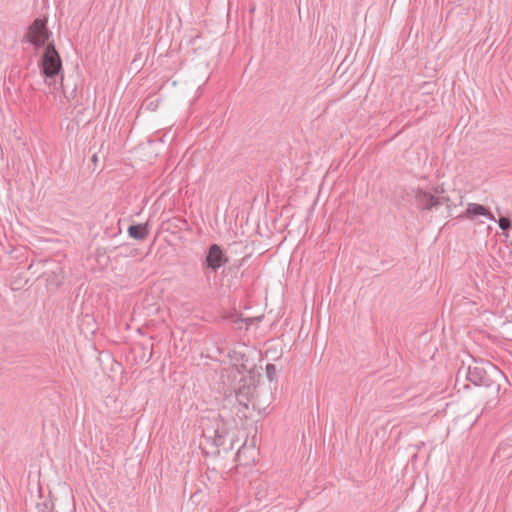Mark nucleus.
I'll return each mask as SVG.
<instances>
[{
	"mask_svg": "<svg viewBox=\"0 0 512 512\" xmlns=\"http://www.w3.org/2000/svg\"><path fill=\"white\" fill-rule=\"evenodd\" d=\"M276 373H277V370H276L275 365H273V364H267L266 365V374H267V377H268V379L270 381L275 380Z\"/></svg>",
	"mask_w": 512,
	"mask_h": 512,
	"instance_id": "0eeeda50",
	"label": "nucleus"
},
{
	"mask_svg": "<svg viewBox=\"0 0 512 512\" xmlns=\"http://www.w3.org/2000/svg\"><path fill=\"white\" fill-rule=\"evenodd\" d=\"M40 68L47 78H53L62 70V60L53 43H49L40 60Z\"/></svg>",
	"mask_w": 512,
	"mask_h": 512,
	"instance_id": "7ed1b4c3",
	"label": "nucleus"
},
{
	"mask_svg": "<svg viewBox=\"0 0 512 512\" xmlns=\"http://www.w3.org/2000/svg\"><path fill=\"white\" fill-rule=\"evenodd\" d=\"M128 234L134 239L142 240L148 236L149 230L145 224L131 225L128 228Z\"/></svg>",
	"mask_w": 512,
	"mask_h": 512,
	"instance_id": "423d86ee",
	"label": "nucleus"
},
{
	"mask_svg": "<svg viewBox=\"0 0 512 512\" xmlns=\"http://www.w3.org/2000/svg\"><path fill=\"white\" fill-rule=\"evenodd\" d=\"M441 194L442 191L438 188L417 190L415 194L416 203L423 210H430L439 205H446L449 210L452 209L454 205L451 203L450 198Z\"/></svg>",
	"mask_w": 512,
	"mask_h": 512,
	"instance_id": "f257e3e1",
	"label": "nucleus"
},
{
	"mask_svg": "<svg viewBox=\"0 0 512 512\" xmlns=\"http://www.w3.org/2000/svg\"><path fill=\"white\" fill-rule=\"evenodd\" d=\"M226 262L227 258L224 255L222 249L217 244L211 245L206 257L207 266L213 270H216Z\"/></svg>",
	"mask_w": 512,
	"mask_h": 512,
	"instance_id": "20e7f679",
	"label": "nucleus"
},
{
	"mask_svg": "<svg viewBox=\"0 0 512 512\" xmlns=\"http://www.w3.org/2000/svg\"><path fill=\"white\" fill-rule=\"evenodd\" d=\"M464 216L469 219H473L476 216H484L490 220H495L494 215L486 207L477 203L468 204Z\"/></svg>",
	"mask_w": 512,
	"mask_h": 512,
	"instance_id": "39448f33",
	"label": "nucleus"
},
{
	"mask_svg": "<svg viewBox=\"0 0 512 512\" xmlns=\"http://www.w3.org/2000/svg\"><path fill=\"white\" fill-rule=\"evenodd\" d=\"M499 223V227L502 229V230H508L510 227H511V222L508 218L506 217H501L498 221Z\"/></svg>",
	"mask_w": 512,
	"mask_h": 512,
	"instance_id": "6e6552de",
	"label": "nucleus"
},
{
	"mask_svg": "<svg viewBox=\"0 0 512 512\" xmlns=\"http://www.w3.org/2000/svg\"><path fill=\"white\" fill-rule=\"evenodd\" d=\"M51 37L52 33L47 28V20L40 18L30 24L25 34V39L37 49L46 48L49 43H53Z\"/></svg>",
	"mask_w": 512,
	"mask_h": 512,
	"instance_id": "f03ea898",
	"label": "nucleus"
}]
</instances>
